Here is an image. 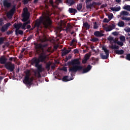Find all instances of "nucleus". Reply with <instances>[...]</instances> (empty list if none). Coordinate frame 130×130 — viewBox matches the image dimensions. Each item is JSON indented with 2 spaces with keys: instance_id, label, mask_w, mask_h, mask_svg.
Wrapping results in <instances>:
<instances>
[{
  "instance_id": "f257e3e1",
  "label": "nucleus",
  "mask_w": 130,
  "mask_h": 130,
  "mask_svg": "<svg viewBox=\"0 0 130 130\" xmlns=\"http://www.w3.org/2000/svg\"><path fill=\"white\" fill-rule=\"evenodd\" d=\"M34 45L35 46L36 51L37 53H41L38 59H39L40 62H45L47 56L45 50H44L45 47H47V44L42 45V44H38L35 43Z\"/></svg>"
},
{
  "instance_id": "f03ea898",
  "label": "nucleus",
  "mask_w": 130,
  "mask_h": 130,
  "mask_svg": "<svg viewBox=\"0 0 130 130\" xmlns=\"http://www.w3.org/2000/svg\"><path fill=\"white\" fill-rule=\"evenodd\" d=\"M41 24H43L45 29H48V28H49V27L51 26L52 21H51V19H50L49 16H41L39 19H37L36 20L34 25L38 29V28L40 27Z\"/></svg>"
},
{
  "instance_id": "7ed1b4c3",
  "label": "nucleus",
  "mask_w": 130,
  "mask_h": 130,
  "mask_svg": "<svg viewBox=\"0 0 130 130\" xmlns=\"http://www.w3.org/2000/svg\"><path fill=\"white\" fill-rule=\"evenodd\" d=\"M32 82H33V79H32V78H30V71L27 70L25 72V77L23 80V83L26 85L28 89H30L32 85Z\"/></svg>"
},
{
  "instance_id": "20e7f679",
  "label": "nucleus",
  "mask_w": 130,
  "mask_h": 130,
  "mask_svg": "<svg viewBox=\"0 0 130 130\" xmlns=\"http://www.w3.org/2000/svg\"><path fill=\"white\" fill-rule=\"evenodd\" d=\"M30 61L31 66H34V67L37 68V70L41 71V68H42V64H39L40 63L39 59L36 57H35L32 58Z\"/></svg>"
},
{
  "instance_id": "39448f33",
  "label": "nucleus",
  "mask_w": 130,
  "mask_h": 130,
  "mask_svg": "<svg viewBox=\"0 0 130 130\" xmlns=\"http://www.w3.org/2000/svg\"><path fill=\"white\" fill-rule=\"evenodd\" d=\"M68 64L69 66H80L81 64V61H80V59L79 58H76L72 60L71 61H69L68 62Z\"/></svg>"
},
{
  "instance_id": "423d86ee",
  "label": "nucleus",
  "mask_w": 130,
  "mask_h": 130,
  "mask_svg": "<svg viewBox=\"0 0 130 130\" xmlns=\"http://www.w3.org/2000/svg\"><path fill=\"white\" fill-rule=\"evenodd\" d=\"M102 49L104 50V52L106 54V55L103 54H101V57L102 59H107L109 57V50H108L106 47L103 46L102 47Z\"/></svg>"
},
{
  "instance_id": "0eeeda50",
  "label": "nucleus",
  "mask_w": 130,
  "mask_h": 130,
  "mask_svg": "<svg viewBox=\"0 0 130 130\" xmlns=\"http://www.w3.org/2000/svg\"><path fill=\"white\" fill-rule=\"evenodd\" d=\"M79 71H82V66L76 65L69 69V72L72 73V74L73 73H77Z\"/></svg>"
},
{
  "instance_id": "6e6552de",
  "label": "nucleus",
  "mask_w": 130,
  "mask_h": 130,
  "mask_svg": "<svg viewBox=\"0 0 130 130\" xmlns=\"http://www.w3.org/2000/svg\"><path fill=\"white\" fill-rule=\"evenodd\" d=\"M5 68L10 72H14L15 70V64L12 63V62H9L5 64Z\"/></svg>"
},
{
  "instance_id": "1a4fd4ad",
  "label": "nucleus",
  "mask_w": 130,
  "mask_h": 130,
  "mask_svg": "<svg viewBox=\"0 0 130 130\" xmlns=\"http://www.w3.org/2000/svg\"><path fill=\"white\" fill-rule=\"evenodd\" d=\"M16 11V6H13L12 9L7 13V16L8 18H12L13 16H14V14H15V12Z\"/></svg>"
},
{
  "instance_id": "9d476101",
  "label": "nucleus",
  "mask_w": 130,
  "mask_h": 130,
  "mask_svg": "<svg viewBox=\"0 0 130 130\" xmlns=\"http://www.w3.org/2000/svg\"><path fill=\"white\" fill-rule=\"evenodd\" d=\"M90 57H91L90 53H88L86 54L82 60V63H83V64L87 63V62L88 61V59H90Z\"/></svg>"
},
{
  "instance_id": "9b49d317",
  "label": "nucleus",
  "mask_w": 130,
  "mask_h": 130,
  "mask_svg": "<svg viewBox=\"0 0 130 130\" xmlns=\"http://www.w3.org/2000/svg\"><path fill=\"white\" fill-rule=\"evenodd\" d=\"M3 5L4 8H6L7 9H10V8L12 7V3L9 2V0H4L3 1Z\"/></svg>"
},
{
  "instance_id": "f8f14e48",
  "label": "nucleus",
  "mask_w": 130,
  "mask_h": 130,
  "mask_svg": "<svg viewBox=\"0 0 130 130\" xmlns=\"http://www.w3.org/2000/svg\"><path fill=\"white\" fill-rule=\"evenodd\" d=\"M115 28V25L114 24H112V25H109L108 27H104V30L106 32H110V31H112Z\"/></svg>"
},
{
  "instance_id": "ddd939ff",
  "label": "nucleus",
  "mask_w": 130,
  "mask_h": 130,
  "mask_svg": "<svg viewBox=\"0 0 130 130\" xmlns=\"http://www.w3.org/2000/svg\"><path fill=\"white\" fill-rule=\"evenodd\" d=\"M11 26V23L10 22H8L4 25V26H2L1 28V31L2 32H6L8 29H9V27Z\"/></svg>"
},
{
  "instance_id": "4468645a",
  "label": "nucleus",
  "mask_w": 130,
  "mask_h": 130,
  "mask_svg": "<svg viewBox=\"0 0 130 130\" xmlns=\"http://www.w3.org/2000/svg\"><path fill=\"white\" fill-rule=\"evenodd\" d=\"M92 69V66L88 64L86 68L83 69L82 66V74H85L86 73H88L90 72Z\"/></svg>"
},
{
  "instance_id": "2eb2a0df",
  "label": "nucleus",
  "mask_w": 130,
  "mask_h": 130,
  "mask_svg": "<svg viewBox=\"0 0 130 130\" xmlns=\"http://www.w3.org/2000/svg\"><path fill=\"white\" fill-rule=\"evenodd\" d=\"M13 27L14 29H16L15 32H17L18 30H20V28L22 27V23H15L13 24Z\"/></svg>"
},
{
  "instance_id": "dca6fc26",
  "label": "nucleus",
  "mask_w": 130,
  "mask_h": 130,
  "mask_svg": "<svg viewBox=\"0 0 130 130\" xmlns=\"http://www.w3.org/2000/svg\"><path fill=\"white\" fill-rule=\"evenodd\" d=\"M22 17H23V18H22V22H27V21H28V20H29V15L28 14H26V13H23L22 14Z\"/></svg>"
},
{
  "instance_id": "f3484780",
  "label": "nucleus",
  "mask_w": 130,
  "mask_h": 130,
  "mask_svg": "<svg viewBox=\"0 0 130 130\" xmlns=\"http://www.w3.org/2000/svg\"><path fill=\"white\" fill-rule=\"evenodd\" d=\"M7 60L8 59H7V58H6V57L4 56H2L0 58V63H1V64H5V63H6Z\"/></svg>"
},
{
  "instance_id": "a211bd4d",
  "label": "nucleus",
  "mask_w": 130,
  "mask_h": 130,
  "mask_svg": "<svg viewBox=\"0 0 130 130\" xmlns=\"http://www.w3.org/2000/svg\"><path fill=\"white\" fill-rule=\"evenodd\" d=\"M94 35L96 37H102L103 36H104V34L101 33L100 31H94Z\"/></svg>"
},
{
  "instance_id": "6ab92c4d",
  "label": "nucleus",
  "mask_w": 130,
  "mask_h": 130,
  "mask_svg": "<svg viewBox=\"0 0 130 130\" xmlns=\"http://www.w3.org/2000/svg\"><path fill=\"white\" fill-rule=\"evenodd\" d=\"M110 9L112 11V12H119V11H120V6L118 7H111Z\"/></svg>"
},
{
  "instance_id": "aec40b11",
  "label": "nucleus",
  "mask_w": 130,
  "mask_h": 130,
  "mask_svg": "<svg viewBox=\"0 0 130 130\" xmlns=\"http://www.w3.org/2000/svg\"><path fill=\"white\" fill-rule=\"evenodd\" d=\"M70 51H71V50H68L66 51H64V50H61V56H66L67 54L70 53Z\"/></svg>"
},
{
  "instance_id": "412c9836",
  "label": "nucleus",
  "mask_w": 130,
  "mask_h": 130,
  "mask_svg": "<svg viewBox=\"0 0 130 130\" xmlns=\"http://www.w3.org/2000/svg\"><path fill=\"white\" fill-rule=\"evenodd\" d=\"M28 24H30V21H27L24 22L23 24L21 23V29H23L24 30H26V26L28 25Z\"/></svg>"
},
{
  "instance_id": "4be33fe9",
  "label": "nucleus",
  "mask_w": 130,
  "mask_h": 130,
  "mask_svg": "<svg viewBox=\"0 0 130 130\" xmlns=\"http://www.w3.org/2000/svg\"><path fill=\"white\" fill-rule=\"evenodd\" d=\"M66 3L68 4V6H73L75 5L76 2L74 0H66Z\"/></svg>"
},
{
  "instance_id": "5701e85b",
  "label": "nucleus",
  "mask_w": 130,
  "mask_h": 130,
  "mask_svg": "<svg viewBox=\"0 0 130 130\" xmlns=\"http://www.w3.org/2000/svg\"><path fill=\"white\" fill-rule=\"evenodd\" d=\"M69 12L70 13V14H74V15L77 13L78 11H77V9H74V8H69Z\"/></svg>"
},
{
  "instance_id": "b1692460",
  "label": "nucleus",
  "mask_w": 130,
  "mask_h": 130,
  "mask_svg": "<svg viewBox=\"0 0 130 130\" xmlns=\"http://www.w3.org/2000/svg\"><path fill=\"white\" fill-rule=\"evenodd\" d=\"M115 52L116 54L121 55L124 53V51L123 50H115Z\"/></svg>"
},
{
  "instance_id": "393cba45",
  "label": "nucleus",
  "mask_w": 130,
  "mask_h": 130,
  "mask_svg": "<svg viewBox=\"0 0 130 130\" xmlns=\"http://www.w3.org/2000/svg\"><path fill=\"white\" fill-rule=\"evenodd\" d=\"M24 34V31L22 30L18 29L17 31V32L15 31V35L16 36H18L19 35H23Z\"/></svg>"
},
{
  "instance_id": "a878e982",
  "label": "nucleus",
  "mask_w": 130,
  "mask_h": 130,
  "mask_svg": "<svg viewBox=\"0 0 130 130\" xmlns=\"http://www.w3.org/2000/svg\"><path fill=\"white\" fill-rule=\"evenodd\" d=\"M83 27L84 28H85L86 30H89L90 28V24L88 23V22H85L83 23Z\"/></svg>"
},
{
  "instance_id": "bb28decb",
  "label": "nucleus",
  "mask_w": 130,
  "mask_h": 130,
  "mask_svg": "<svg viewBox=\"0 0 130 130\" xmlns=\"http://www.w3.org/2000/svg\"><path fill=\"white\" fill-rule=\"evenodd\" d=\"M43 72V68H41V70H38V73L37 74L38 78H41V74H40V73H42Z\"/></svg>"
},
{
  "instance_id": "cd10ccee",
  "label": "nucleus",
  "mask_w": 130,
  "mask_h": 130,
  "mask_svg": "<svg viewBox=\"0 0 130 130\" xmlns=\"http://www.w3.org/2000/svg\"><path fill=\"white\" fill-rule=\"evenodd\" d=\"M71 80L73 79H69V76H64L62 78L63 82H69V81H71Z\"/></svg>"
},
{
  "instance_id": "c85d7f7f",
  "label": "nucleus",
  "mask_w": 130,
  "mask_h": 130,
  "mask_svg": "<svg viewBox=\"0 0 130 130\" xmlns=\"http://www.w3.org/2000/svg\"><path fill=\"white\" fill-rule=\"evenodd\" d=\"M129 14L128 12L123 11L120 13V16H128Z\"/></svg>"
},
{
  "instance_id": "c756f323",
  "label": "nucleus",
  "mask_w": 130,
  "mask_h": 130,
  "mask_svg": "<svg viewBox=\"0 0 130 130\" xmlns=\"http://www.w3.org/2000/svg\"><path fill=\"white\" fill-rule=\"evenodd\" d=\"M118 27H124V22L121 21H119L117 24Z\"/></svg>"
},
{
  "instance_id": "7c9ffc66",
  "label": "nucleus",
  "mask_w": 130,
  "mask_h": 130,
  "mask_svg": "<svg viewBox=\"0 0 130 130\" xmlns=\"http://www.w3.org/2000/svg\"><path fill=\"white\" fill-rule=\"evenodd\" d=\"M76 42H77V41L75 39H73L70 43L71 46H76Z\"/></svg>"
},
{
  "instance_id": "2f4dec72",
  "label": "nucleus",
  "mask_w": 130,
  "mask_h": 130,
  "mask_svg": "<svg viewBox=\"0 0 130 130\" xmlns=\"http://www.w3.org/2000/svg\"><path fill=\"white\" fill-rule=\"evenodd\" d=\"M124 10H126V11H128L130 12V6L129 5H126L124 6L123 8Z\"/></svg>"
},
{
  "instance_id": "473e14b6",
  "label": "nucleus",
  "mask_w": 130,
  "mask_h": 130,
  "mask_svg": "<svg viewBox=\"0 0 130 130\" xmlns=\"http://www.w3.org/2000/svg\"><path fill=\"white\" fill-rule=\"evenodd\" d=\"M111 48L112 49H119V47L118 46H116L115 45H112V46H111Z\"/></svg>"
},
{
  "instance_id": "72a5a7b5",
  "label": "nucleus",
  "mask_w": 130,
  "mask_h": 130,
  "mask_svg": "<svg viewBox=\"0 0 130 130\" xmlns=\"http://www.w3.org/2000/svg\"><path fill=\"white\" fill-rule=\"evenodd\" d=\"M50 66H51V63H47L46 64V69L48 71H49L50 70Z\"/></svg>"
},
{
  "instance_id": "f704fd0d",
  "label": "nucleus",
  "mask_w": 130,
  "mask_h": 130,
  "mask_svg": "<svg viewBox=\"0 0 130 130\" xmlns=\"http://www.w3.org/2000/svg\"><path fill=\"white\" fill-rule=\"evenodd\" d=\"M77 9L78 11H81L82 10V3L77 5Z\"/></svg>"
},
{
  "instance_id": "c9c22d12",
  "label": "nucleus",
  "mask_w": 130,
  "mask_h": 130,
  "mask_svg": "<svg viewBox=\"0 0 130 130\" xmlns=\"http://www.w3.org/2000/svg\"><path fill=\"white\" fill-rule=\"evenodd\" d=\"M73 27L72 25H71L70 24H69L68 26L66 27V29L68 31H70V30H71V29H73Z\"/></svg>"
},
{
  "instance_id": "e433bc0d",
  "label": "nucleus",
  "mask_w": 130,
  "mask_h": 130,
  "mask_svg": "<svg viewBox=\"0 0 130 130\" xmlns=\"http://www.w3.org/2000/svg\"><path fill=\"white\" fill-rule=\"evenodd\" d=\"M90 41H91L92 42H97L99 41V39H98L97 38H93L91 39Z\"/></svg>"
},
{
  "instance_id": "4c0bfd02",
  "label": "nucleus",
  "mask_w": 130,
  "mask_h": 130,
  "mask_svg": "<svg viewBox=\"0 0 130 130\" xmlns=\"http://www.w3.org/2000/svg\"><path fill=\"white\" fill-rule=\"evenodd\" d=\"M5 42V38L4 37H0V45H2Z\"/></svg>"
},
{
  "instance_id": "58836bf2",
  "label": "nucleus",
  "mask_w": 130,
  "mask_h": 130,
  "mask_svg": "<svg viewBox=\"0 0 130 130\" xmlns=\"http://www.w3.org/2000/svg\"><path fill=\"white\" fill-rule=\"evenodd\" d=\"M121 20H125L126 21H130V17H124V16H123L121 17Z\"/></svg>"
},
{
  "instance_id": "ea45409f",
  "label": "nucleus",
  "mask_w": 130,
  "mask_h": 130,
  "mask_svg": "<svg viewBox=\"0 0 130 130\" xmlns=\"http://www.w3.org/2000/svg\"><path fill=\"white\" fill-rule=\"evenodd\" d=\"M99 26H98V24H97V22H95L94 24L93 25V29H98Z\"/></svg>"
},
{
  "instance_id": "a19ab883",
  "label": "nucleus",
  "mask_w": 130,
  "mask_h": 130,
  "mask_svg": "<svg viewBox=\"0 0 130 130\" xmlns=\"http://www.w3.org/2000/svg\"><path fill=\"white\" fill-rule=\"evenodd\" d=\"M117 44H118V45H120V46H123V43L122 42L117 41Z\"/></svg>"
},
{
  "instance_id": "79ce46f5",
  "label": "nucleus",
  "mask_w": 130,
  "mask_h": 130,
  "mask_svg": "<svg viewBox=\"0 0 130 130\" xmlns=\"http://www.w3.org/2000/svg\"><path fill=\"white\" fill-rule=\"evenodd\" d=\"M110 21V20L107 18H105L104 19V20H103L104 23H109Z\"/></svg>"
},
{
  "instance_id": "37998d69",
  "label": "nucleus",
  "mask_w": 130,
  "mask_h": 130,
  "mask_svg": "<svg viewBox=\"0 0 130 130\" xmlns=\"http://www.w3.org/2000/svg\"><path fill=\"white\" fill-rule=\"evenodd\" d=\"M109 20H111V19L113 18V14L111 13L108 16Z\"/></svg>"
},
{
  "instance_id": "c03bdc74",
  "label": "nucleus",
  "mask_w": 130,
  "mask_h": 130,
  "mask_svg": "<svg viewBox=\"0 0 130 130\" xmlns=\"http://www.w3.org/2000/svg\"><path fill=\"white\" fill-rule=\"evenodd\" d=\"M120 39L121 41H125V37L124 36H121Z\"/></svg>"
},
{
  "instance_id": "a18cd8bd",
  "label": "nucleus",
  "mask_w": 130,
  "mask_h": 130,
  "mask_svg": "<svg viewBox=\"0 0 130 130\" xmlns=\"http://www.w3.org/2000/svg\"><path fill=\"white\" fill-rule=\"evenodd\" d=\"M126 59H127V60H129L130 61V53L129 54H127L126 56Z\"/></svg>"
},
{
  "instance_id": "49530a36",
  "label": "nucleus",
  "mask_w": 130,
  "mask_h": 130,
  "mask_svg": "<svg viewBox=\"0 0 130 130\" xmlns=\"http://www.w3.org/2000/svg\"><path fill=\"white\" fill-rule=\"evenodd\" d=\"M13 30H9L7 32V35H11V34H13Z\"/></svg>"
},
{
  "instance_id": "de8ad7c7",
  "label": "nucleus",
  "mask_w": 130,
  "mask_h": 130,
  "mask_svg": "<svg viewBox=\"0 0 130 130\" xmlns=\"http://www.w3.org/2000/svg\"><path fill=\"white\" fill-rule=\"evenodd\" d=\"M23 11H24V14H26V15H28V9L27 8H24L23 9Z\"/></svg>"
},
{
  "instance_id": "09e8293b",
  "label": "nucleus",
  "mask_w": 130,
  "mask_h": 130,
  "mask_svg": "<svg viewBox=\"0 0 130 130\" xmlns=\"http://www.w3.org/2000/svg\"><path fill=\"white\" fill-rule=\"evenodd\" d=\"M32 38H33V36H30L29 37H28L27 38L26 41H27V42H29V41H30V40H31V39H32Z\"/></svg>"
},
{
  "instance_id": "8fccbe9b",
  "label": "nucleus",
  "mask_w": 130,
  "mask_h": 130,
  "mask_svg": "<svg viewBox=\"0 0 130 130\" xmlns=\"http://www.w3.org/2000/svg\"><path fill=\"white\" fill-rule=\"evenodd\" d=\"M124 30L125 32H127V33H129L130 32V27H128L127 28H124Z\"/></svg>"
},
{
  "instance_id": "3c124183",
  "label": "nucleus",
  "mask_w": 130,
  "mask_h": 130,
  "mask_svg": "<svg viewBox=\"0 0 130 130\" xmlns=\"http://www.w3.org/2000/svg\"><path fill=\"white\" fill-rule=\"evenodd\" d=\"M114 39L113 37H110L108 38V40H109V41H113Z\"/></svg>"
},
{
  "instance_id": "603ef678",
  "label": "nucleus",
  "mask_w": 130,
  "mask_h": 130,
  "mask_svg": "<svg viewBox=\"0 0 130 130\" xmlns=\"http://www.w3.org/2000/svg\"><path fill=\"white\" fill-rule=\"evenodd\" d=\"M29 3V0H23L24 5H27Z\"/></svg>"
},
{
  "instance_id": "864d4df0",
  "label": "nucleus",
  "mask_w": 130,
  "mask_h": 130,
  "mask_svg": "<svg viewBox=\"0 0 130 130\" xmlns=\"http://www.w3.org/2000/svg\"><path fill=\"white\" fill-rule=\"evenodd\" d=\"M49 3L51 5V6H52V7H54L53 1L52 0H50L49 1Z\"/></svg>"
},
{
  "instance_id": "5fc2aeb1",
  "label": "nucleus",
  "mask_w": 130,
  "mask_h": 130,
  "mask_svg": "<svg viewBox=\"0 0 130 130\" xmlns=\"http://www.w3.org/2000/svg\"><path fill=\"white\" fill-rule=\"evenodd\" d=\"M13 59H14V61H16V59L14 57H11L9 58V60H10L11 61H12V60H13Z\"/></svg>"
},
{
  "instance_id": "6e6d98bb",
  "label": "nucleus",
  "mask_w": 130,
  "mask_h": 130,
  "mask_svg": "<svg viewBox=\"0 0 130 130\" xmlns=\"http://www.w3.org/2000/svg\"><path fill=\"white\" fill-rule=\"evenodd\" d=\"M74 53H79V50H78L77 49H74Z\"/></svg>"
},
{
  "instance_id": "4d7b16f0",
  "label": "nucleus",
  "mask_w": 130,
  "mask_h": 130,
  "mask_svg": "<svg viewBox=\"0 0 130 130\" xmlns=\"http://www.w3.org/2000/svg\"><path fill=\"white\" fill-rule=\"evenodd\" d=\"M62 70L64 72H68V69H67V67H63Z\"/></svg>"
},
{
  "instance_id": "13d9d810",
  "label": "nucleus",
  "mask_w": 130,
  "mask_h": 130,
  "mask_svg": "<svg viewBox=\"0 0 130 130\" xmlns=\"http://www.w3.org/2000/svg\"><path fill=\"white\" fill-rule=\"evenodd\" d=\"M91 6H92V5H87L86 8H87V9H90V8H91Z\"/></svg>"
},
{
  "instance_id": "bf43d9fd",
  "label": "nucleus",
  "mask_w": 130,
  "mask_h": 130,
  "mask_svg": "<svg viewBox=\"0 0 130 130\" xmlns=\"http://www.w3.org/2000/svg\"><path fill=\"white\" fill-rule=\"evenodd\" d=\"M35 28H36V27L34 25V26H32V27H31L30 28V31L34 30V29H35Z\"/></svg>"
},
{
  "instance_id": "052dcab7",
  "label": "nucleus",
  "mask_w": 130,
  "mask_h": 130,
  "mask_svg": "<svg viewBox=\"0 0 130 130\" xmlns=\"http://www.w3.org/2000/svg\"><path fill=\"white\" fill-rule=\"evenodd\" d=\"M91 48L92 51H93L94 52H95V50L94 49V48H95V47H94V46H92V47H91Z\"/></svg>"
},
{
  "instance_id": "680f3d73",
  "label": "nucleus",
  "mask_w": 130,
  "mask_h": 130,
  "mask_svg": "<svg viewBox=\"0 0 130 130\" xmlns=\"http://www.w3.org/2000/svg\"><path fill=\"white\" fill-rule=\"evenodd\" d=\"M31 28V25H27L26 26V29H30Z\"/></svg>"
},
{
  "instance_id": "e2e57ef3",
  "label": "nucleus",
  "mask_w": 130,
  "mask_h": 130,
  "mask_svg": "<svg viewBox=\"0 0 130 130\" xmlns=\"http://www.w3.org/2000/svg\"><path fill=\"white\" fill-rule=\"evenodd\" d=\"M25 50H26V49L23 48L21 51V53H23Z\"/></svg>"
},
{
  "instance_id": "0e129e2a",
  "label": "nucleus",
  "mask_w": 130,
  "mask_h": 130,
  "mask_svg": "<svg viewBox=\"0 0 130 130\" xmlns=\"http://www.w3.org/2000/svg\"><path fill=\"white\" fill-rule=\"evenodd\" d=\"M113 35L116 36L117 35V32L114 31L112 33Z\"/></svg>"
},
{
  "instance_id": "69168bd1",
  "label": "nucleus",
  "mask_w": 130,
  "mask_h": 130,
  "mask_svg": "<svg viewBox=\"0 0 130 130\" xmlns=\"http://www.w3.org/2000/svg\"><path fill=\"white\" fill-rule=\"evenodd\" d=\"M67 57L69 59H71L72 58V56L71 55H69Z\"/></svg>"
},
{
  "instance_id": "338daca9",
  "label": "nucleus",
  "mask_w": 130,
  "mask_h": 130,
  "mask_svg": "<svg viewBox=\"0 0 130 130\" xmlns=\"http://www.w3.org/2000/svg\"><path fill=\"white\" fill-rule=\"evenodd\" d=\"M54 49H57V48H58V46H54Z\"/></svg>"
},
{
  "instance_id": "774afa93",
  "label": "nucleus",
  "mask_w": 130,
  "mask_h": 130,
  "mask_svg": "<svg viewBox=\"0 0 130 130\" xmlns=\"http://www.w3.org/2000/svg\"><path fill=\"white\" fill-rule=\"evenodd\" d=\"M68 60H69V59H68V56H67V57H66V58H65V61L67 62V61H68Z\"/></svg>"
}]
</instances>
